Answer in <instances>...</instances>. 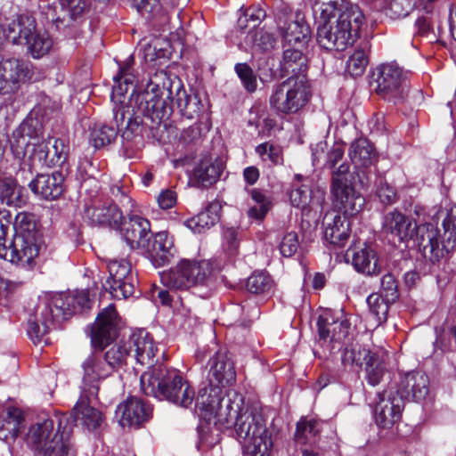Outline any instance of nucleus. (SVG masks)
Here are the masks:
<instances>
[{
  "label": "nucleus",
  "mask_w": 456,
  "mask_h": 456,
  "mask_svg": "<svg viewBox=\"0 0 456 456\" xmlns=\"http://www.w3.org/2000/svg\"><path fill=\"white\" fill-rule=\"evenodd\" d=\"M306 47L286 46L281 61V71L288 77H307V58L303 51Z\"/></svg>",
  "instance_id": "31"
},
{
  "label": "nucleus",
  "mask_w": 456,
  "mask_h": 456,
  "mask_svg": "<svg viewBox=\"0 0 456 456\" xmlns=\"http://www.w3.org/2000/svg\"><path fill=\"white\" fill-rule=\"evenodd\" d=\"M444 234L433 224L420 228L419 250L432 263L439 262L456 247V205L443 220Z\"/></svg>",
  "instance_id": "10"
},
{
  "label": "nucleus",
  "mask_w": 456,
  "mask_h": 456,
  "mask_svg": "<svg viewBox=\"0 0 456 456\" xmlns=\"http://www.w3.org/2000/svg\"><path fill=\"white\" fill-rule=\"evenodd\" d=\"M204 133L201 123H195L183 129L180 134V141L184 144L195 143L200 140Z\"/></svg>",
  "instance_id": "61"
},
{
  "label": "nucleus",
  "mask_w": 456,
  "mask_h": 456,
  "mask_svg": "<svg viewBox=\"0 0 456 456\" xmlns=\"http://www.w3.org/2000/svg\"><path fill=\"white\" fill-rule=\"evenodd\" d=\"M251 198L256 204L248 209V216L255 219L264 218L271 208V201L257 189L251 191Z\"/></svg>",
  "instance_id": "50"
},
{
  "label": "nucleus",
  "mask_w": 456,
  "mask_h": 456,
  "mask_svg": "<svg viewBox=\"0 0 456 456\" xmlns=\"http://www.w3.org/2000/svg\"><path fill=\"white\" fill-rule=\"evenodd\" d=\"M406 76L396 62L383 63L373 70L370 86L384 100L396 103L407 95Z\"/></svg>",
  "instance_id": "12"
},
{
  "label": "nucleus",
  "mask_w": 456,
  "mask_h": 456,
  "mask_svg": "<svg viewBox=\"0 0 456 456\" xmlns=\"http://www.w3.org/2000/svg\"><path fill=\"white\" fill-rule=\"evenodd\" d=\"M158 78L163 80L162 86L151 80L144 91L132 94L130 98L132 114L127 117L126 128L122 132L123 140L130 141L139 134L143 118L151 120L153 124H159L170 116L173 102L172 83L166 73L161 72L156 75L155 79Z\"/></svg>",
  "instance_id": "5"
},
{
  "label": "nucleus",
  "mask_w": 456,
  "mask_h": 456,
  "mask_svg": "<svg viewBox=\"0 0 456 456\" xmlns=\"http://www.w3.org/2000/svg\"><path fill=\"white\" fill-rule=\"evenodd\" d=\"M295 180L297 183L293 184V188L289 192V200L291 204L298 208H306L312 200V190L309 185V181L302 175H296Z\"/></svg>",
  "instance_id": "40"
},
{
  "label": "nucleus",
  "mask_w": 456,
  "mask_h": 456,
  "mask_svg": "<svg viewBox=\"0 0 456 456\" xmlns=\"http://www.w3.org/2000/svg\"><path fill=\"white\" fill-rule=\"evenodd\" d=\"M141 388L146 395L167 400L188 408L196 401L193 387L181 372L165 364L152 365L141 376Z\"/></svg>",
  "instance_id": "6"
},
{
  "label": "nucleus",
  "mask_w": 456,
  "mask_h": 456,
  "mask_svg": "<svg viewBox=\"0 0 456 456\" xmlns=\"http://www.w3.org/2000/svg\"><path fill=\"white\" fill-rule=\"evenodd\" d=\"M330 192L334 206L343 211L344 215H325L324 239L333 246L343 247L350 234V224L346 216L356 215L364 205L363 197L353 186L347 164H341L332 172Z\"/></svg>",
  "instance_id": "3"
},
{
  "label": "nucleus",
  "mask_w": 456,
  "mask_h": 456,
  "mask_svg": "<svg viewBox=\"0 0 456 456\" xmlns=\"http://www.w3.org/2000/svg\"><path fill=\"white\" fill-rule=\"evenodd\" d=\"M0 440L8 443L14 440L23 428L24 415L20 409L14 406H4L0 403Z\"/></svg>",
  "instance_id": "32"
},
{
  "label": "nucleus",
  "mask_w": 456,
  "mask_h": 456,
  "mask_svg": "<svg viewBox=\"0 0 456 456\" xmlns=\"http://www.w3.org/2000/svg\"><path fill=\"white\" fill-rule=\"evenodd\" d=\"M118 334V316L114 305L110 304L97 315L91 327L92 345L102 352L104 361L115 371L126 365L131 355L127 341L113 342Z\"/></svg>",
  "instance_id": "7"
},
{
  "label": "nucleus",
  "mask_w": 456,
  "mask_h": 456,
  "mask_svg": "<svg viewBox=\"0 0 456 456\" xmlns=\"http://www.w3.org/2000/svg\"><path fill=\"white\" fill-rule=\"evenodd\" d=\"M176 96V102L178 108L188 118H192L195 113H198L200 111V102L197 100L196 97L187 95L184 90H177Z\"/></svg>",
  "instance_id": "53"
},
{
  "label": "nucleus",
  "mask_w": 456,
  "mask_h": 456,
  "mask_svg": "<svg viewBox=\"0 0 456 456\" xmlns=\"http://www.w3.org/2000/svg\"><path fill=\"white\" fill-rule=\"evenodd\" d=\"M161 282L172 289H191L200 297L210 295L215 283L213 265L206 259H182L161 273Z\"/></svg>",
  "instance_id": "8"
},
{
  "label": "nucleus",
  "mask_w": 456,
  "mask_h": 456,
  "mask_svg": "<svg viewBox=\"0 0 456 456\" xmlns=\"http://www.w3.org/2000/svg\"><path fill=\"white\" fill-rule=\"evenodd\" d=\"M131 106L126 105H116L113 108V120L115 122V128L117 132L120 129V126L127 120L126 115H131L129 109Z\"/></svg>",
  "instance_id": "64"
},
{
  "label": "nucleus",
  "mask_w": 456,
  "mask_h": 456,
  "mask_svg": "<svg viewBox=\"0 0 456 456\" xmlns=\"http://www.w3.org/2000/svg\"><path fill=\"white\" fill-rule=\"evenodd\" d=\"M51 139L43 140L38 148H33L30 153V159L23 163L19 173L23 174L28 171L32 174L33 168L37 163L46 167H61L69 157V147L64 140L54 138L51 146Z\"/></svg>",
  "instance_id": "17"
},
{
  "label": "nucleus",
  "mask_w": 456,
  "mask_h": 456,
  "mask_svg": "<svg viewBox=\"0 0 456 456\" xmlns=\"http://www.w3.org/2000/svg\"><path fill=\"white\" fill-rule=\"evenodd\" d=\"M84 219L91 225H109L119 228L123 215L112 200H96L85 209Z\"/></svg>",
  "instance_id": "22"
},
{
  "label": "nucleus",
  "mask_w": 456,
  "mask_h": 456,
  "mask_svg": "<svg viewBox=\"0 0 456 456\" xmlns=\"http://www.w3.org/2000/svg\"><path fill=\"white\" fill-rule=\"evenodd\" d=\"M256 152L264 160H269L273 165H280L282 163L281 149L270 142H264L256 147Z\"/></svg>",
  "instance_id": "51"
},
{
  "label": "nucleus",
  "mask_w": 456,
  "mask_h": 456,
  "mask_svg": "<svg viewBox=\"0 0 456 456\" xmlns=\"http://www.w3.org/2000/svg\"><path fill=\"white\" fill-rule=\"evenodd\" d=\"M394 302L387 300L379 293H373L367 297L370 314L374 317L378 326L387 321L389 304Z\"/></svg>",
  "instance_id": "43"
},
{
  "label": "nucleus",
  "mask_w": 456,
  "mask_h": 456,
  "mask_svg": "<svg viewBox=\"0 0 456 456\" xmlns=\"http://www.w3.org/2000/svg\"><path fill=\"white\" fill-rule=\"evenodd\" d=\"M317 42L328 51H344L359 36L364 15L360 8L350 2L337 0L321 3L318 9Z\"/></svg>",
  "instance_id": "2"
},
{
  "label": "nucleus",
  "mask_w": 456,
  "mask_h": 456,
  "mask_svg": "<svg viewBox=\"0 0 456 456\" xmlns=\"http://www.w3.org/2000/svg\"><path fill=\"white\" fill-rule=\"evenodd\" d=\"M68 305H71L72 312L75 313L77 310H83L86 308H89V297L88 293L86 291H79L77 292L72 297H67Z\"/></svg>",
  "instance_id": "63"
},
{
  "label": "nucleus",
  "mask_w": 456,
  "mask_h": 456,
  "mask_svg": "<svg viewBox=\"0 0 456 456\" xmlns=\"http://www.w3.org/2000/svg\"><path fill=\"white\" fill-rule=\"evenodd\" d=\"M45 128L42 119L28 115L12 132L11 150L21 167L30 159L33 148H38L44 139Z\"/></svg>",
  "instance_id": "15"
},
{
  "label": "nucleus",
  "mask_w": 456,
  "mask_h": 456,
  "mask_svg": "<svg viewBox=\"0 0 456 456\" xmlns=\"http://www.w3.org/2000/svg\"><path fill=\"white\" fill-rule=\"evenodd\" d=\"M311 97L307 77H288L273 88L269 99L270 106L278 115H290L299 112Z\"/></svg>",
  "instance_id": "11"
},
{
  "label": "nucleus",
  "mask_w": 456,
  "mask_h": 456,
  "mask_svg": "<svg viewBox=\"0 0 456 456\" xmlns=\"http://www.w3.org/2000/svg\"><path fill=\"white\" fill-rule=\"evenodd\" d=\"M0 201L7 206L20 208L26 203L23 189L15 180L5 178L0 181Z\"/></svg>",
  "instance_id": "38"
},
{
  "label": "nucleus",
  "mask_w": 456,
  "mask_h": 456,
  "mask_svg": "<svg viewBox=\"0 0 456 456\" xmlns=\"http://www.w3.org/2000/svg\"><path fill=\"white\" fill-rule=\"evenodd\" d=\"M117 134L114 126L96 124L91 131L90 140L95 148H102L114 142Z\"/></svg>",
  "instance_id": "46"
},
{
  "label": "nucleus",
  "mask_w": 456,
  "mask_h": 456,
  "mask_svg": "<svg viewBox=\"0 0 456 456\" xmlns=\"http://www.w3.org/2000/svg\"><path fill=\"white\" fill-rule=\"evenodd\" d=\"M221 205L217 201L209 203L197 216L188 219L185 225L193 232L201 233L210 229L219 221Z\"/></svg>",
  "instance_id": "35"
},
{
  "label": "nucleus",
  "mask_w": 456,
  "mask_h": 456,
  "mask_svg": "<svg viewBox=\"0 0 456 456\" xmlns=\"http://www.w3.org/2000/svg\"><path fill=\"white\" fill-rule=\"evenodd\" d=\"M152 18V25L157 28L159 31H167L169 29L170 16L167 11L162 10L160 4L159 8L153 12H150Z\"/></svg>",
  "instance_id": "62"
},
{
  "label": "nucleus",
  "mask_w": 456,
  "mask_h": 456,
  "mask_svg": "<svg viewBox=\"0 0 456 456\" xmlns=\"http://www.w3.org/2000/svg\"><path fill=\"white\" fill-rule=\"evenodd\" d=\"M45 305H51L53 310V322L65 320L73 314L71 305H68L67 297L64 299L61 295L54 297L51 302L45 304Z\"/></svg>",
  "instance_id": "52"
},
{
  "label": "nucleus",
  "mask_w": 456,
  "mask_h": 456,
  "mask_svg": "<svg viewBox=\"0 0 456 456\" xmlns=\"http://www.w3.org/2000/svg\"><path fill=\"white\" fill-rule=\"evenodd\" d=\"M319 340L341 342L348 335L350 325L346 320H335L330 312L321 314L317 322Z\"/></svg>",
  "instance_id": "30"
},
{
  "label": "nucleus",
  "mask_w": 456,
  "mask_h": 456,
  "mask_svg": "<svg viewBox=\"0 0 456 456\" xmlns=\"http://www.w3.org/2000/svg\"><path fill=\"white\" fill-rule=\"evenodd\" d=\"M372 353L373 351L365 347H361L360 346L345 348L341 356V361L345 366H361L367 362Z\"/></svg>",
  "instance_id": "49"
},
{
  "label": "nucleus",
  "mask_w": 456,
  "mask_h": 456,
  "mask_svg": "<svg viewBox=\"0 0 456 456\" xmlns=\"http://www.w3.org/2000/svg\"><path fill=\"white\" fill-rule=\"evenodd\" d=\"M134 76L129 65H126L119 69V72L114 77L115 85L112 87L111 99L121 103L120 97L127 92L128 86L134 83Z\"/></svg>",
  "instance_id": "44"
},
{
  "label": "nucleus",
  "mask_w": 456,
  "mask_h": 456,
  "mask_svg": "<svg viewBox=\"0 0 456 456\" xmlns=\"http://www.w3.org/2000/svg\"><path fill=\"white\" fill-rule=\"evenodd\" d=\"M223 165L221 161H212L210 159H202L195 169L196 178L204 185L216 183L221 175Z\"/></svg>",
  "instance_id": "41"
},
{
  "label": "nucleus",
  "mask_w": 456,
  "mask_h": 456,
  "mask_svg": "<svg viewBox=\"0 0 456 456\" xmlns=\"http://www.w3.org/2000/svg\"><path fill=\"white\" fill-rule=\"evenodd\" d=\"M94 401L96 400L91 395H85L81 392L80 397L72 410L75 420L80 421L88 430L98 429L104 421L102 411L92 405Z\"/></svg>",
  "instance_id": "28"
},
{
  "label": "nucleus",
  "mask_w": 456,
  "mask_h": 456,
  "mask_svg": "<svg viewBox=\"0 0 456 456\" xmlns=\"http://www.w3.org/2000/svg\"><path fill=\"white\" fill-rule=\"evenodd\" d=\"M234 69L246 90L254 92L256 89L257 81L252 69L246 63H238Z\"/></svg>",
  "instance_id": "55"
},
{
  "label": "nucleus",
  "mask_w": 456,
  "mask_h": 456,
  "mask_svg": "<svg viewBox=\"0 0 456 456\" xmlns=\"http://www.w3.org/2000/svg\"><path fill=\"white\" fill-rule=\"evenodd\" d=\"M66 417L45 419L33 424L27 434L28 445L39 456H75L69 444V431L63 428Z\"/></svg>",
  "instance_id": "9"
},
{
  "label": "nucleus",
  "mask_w": 456,
  "mask_h": 456,
  "mask_svg": "<svg viewBox=\"0 0 456 456\" xmlns=\"http://www.w3.org/2000/svg\"><path fill=\"white\" fill-rule=\"evenodd\" d=\"M388 301H396L399 297L398 282L394 274L387 273L381 278L380 294Z\"/></svg>",
  "instance_id": "54"
},
{
  "label": "nucleus",
  "mask_w": 456,
  "mask_h": 456,
  "mask_svg": "<svg viewBox=\"0 0 456 456\" xmlns=\"http://www.w3.org/2000/svg\"><path fill=\"white\" fill-rule=\"evenodd\" d=\"M248 37H250L253 45L261 50L267 51L272 49L275 44V39L268 32L260 30L253 33H248Z\"/></svg>",
  "instance_id": "60"
},
{
  "label": "nucleus",
  "mask_w": 456,
  "mask_h": 456,
  "mask_svg": "<svg viewBox=\"0 0 456 456\" xmlns=\"http://www.w3.org/2000/svg\"><path fill=\"white\" fill-rule=\"evenodd\" d=\"M130 352H134L136 362L142 365L151 364L157 352V346L151 334L145 330H138L127 340Z\"/></svg>",
  "instance_id": "29"
},
{
  "label": "nucleus",
  "mask_w": 456,
  "mask_h": 456,
  "mask_svg": "<svg viewBox=\"0 0 456 456\" xmlns=\"http://www.w3.org/2000/svg\"><path fill=\"white\" fill-rule=\"evenodd\" d=\"M423 226L424 224L417 226L415 221L396 210L387 213L383 222L384 231L396 236L401 241L411 239L416 232L419 241V230Z\"/></svg>",
  "instance_id": "25"
},
{
  "label": "nucleus",
  "mask_w": 456,
  "mask_h": 456,
  "mask_svg": "<svg viewBox=\"0 0 456 456\" xmlns=\"http://www.w3.org/2000/svg\"><path fill=\"white\" fill-rule=\"evenodd\" d=\"M265 12L256 5L248 7L238 19V27L242 30L251 33L265 19Z\"/></svg>",
  "instance_id": "45"
},
{
  "label": "nucleus",
  "mask_w": 456,
  "mask_h": 456,
  "mask_svg": "<svg viewBox=\"0 0 456 456\" xmlns=\"http://www.w3.org/2000/svg\"><path fill=\"white\" fill-rule=\"evenodd\" d=\"M348 154L356 167H362L370 166L375 157L372 145L365 138H360L353 142Z\"/></svg>",
  "instance_id": "39"
},
{
  "label": "nucleus",
  "mask_w": 456,
  "mask_h": 456,
  "mask_svg": "<svg viewBox=\"0 0 456 456\" xmlns=\"http://www.w3.org/2000/svg\"><path fill=\"white\" fill-rule=\"evenodd\" d=\"M376 183V194L379 197L380 202L384 205L393 204L397 199V193L395 190L390 186L382 177H378Z\"/></svg>",
  "instance_id": "56"
},
{
  "label": "nucleus",
  "mask_w": 456,
  "mask_h": 456,
  "mask_svg": "<svg viewBox=\"0 0 456 456\" xmlns=\"http://www.w3.org/2000/svg\"><path fill=\"white\" fill-rule=\"evenodd\" d=\"M45 248L36 224L19 214L15 224L0 216V257L26 269H33Z\"/></svg>",
  "instance_id": "4"
},
{
  "label": "nucleus",
  "mask_w": 456,
  "mask_h": 456,
  "mask_svg": "<svg viewBox=\"0 0 456 456\" xmlns=\"http://www.w3.org/2000/svg\"><path fill=\"white\" fill-rule=\"evenodd\" d=\"M299 246L298 236L295 232L284 234L279 244L281 254L284 257H290L296 254Z\"/></svg>",
  "instance_id": "57"
},
{
  "label": "nucleus",
  "mask_w": 456,
  "mask_h": 456,
  "mask_svg": "<svg viewBox=\"0 0 456 456\" xmlns=\"http://www.w3.org/2000/svg\"><path fill=\"white\" fill-rule=\"evenodd\" d=\"M151 256V263L155 267L168 265L175 255L173 238L167 232H157L149 247L145 248Z\"/></svg>",
  "instance_id": "33"
},
{
  "label": "nucleus",
  "mask_w": 456,
  "mask_h": 456,
  "mask_svg": "<svg viewBox=\"0 0 456 456\" xmlns=\"http://www.w3.org/2000/svg\"><path fill=\"white\" fill-rule=\"evenodd\" d=\"M31 62L20 59H7L0 62V94L17 93L21 85L37 79Z\"/></svg>",
  "instance_id": "18"
},
{
  "label": "nucleus",
  "mask_w": 456,
  "mask_h": 456,
  "mask_svg": "<svg viewBox=\"0 0 456 456\" xmlns=\"http://www.w3.org/2000/svg\"><path fill=\"white\" fill-rule=\"evenodd\" d=\"M120 232L130 248H144L149 247L151 239L150 221L141 216H129L128 220L120 224Z\"/></svg>",
  "instance_id": "23"
},
{
  "label": "nucleus",
  "mask_w": 456,
  "mask_h": 456,
  "mask_svg": "<svg viewBox=\"0 0 456 456\" xmlns=\"http://www.w3.org/2000/svg\"><path fill=\"white\" fill-rule=\"evenodd\" d=\"M210 383L201 388L196 397V411L207 421L216 419L219 429L232 427L239 439H243L244 456H270L273 441L265 420L256 409H244V397L220 386L232 385L236 380L233 361L225 351H217L208 362Z\"/></svg>",
  "instance_id": "1"
},
{
  "label": "nucleus",
  "mask_w": 456,
  "mask_h": 456,
  "mask_svg": "<svg viewBox=\"0 0 456 456\" xmlns=\"http://www.w3.org/2000/svg\"><path fill=\"white\" fill-rule=\"evenodd\" d=\"M428 377L422 371H410L405 373L396 387H393L396 395L403 401L412 399L414 401L424 400L429 392Z\"/></svg>",
  "instance_id": "24"
},
{
  "label": "nucleus",
  "mask_w": 456,
  "mask_h": 456,
  "mask_svg": "<svg viewBox=\"0 0 456 456\" xmlns=\"http://www.w3.org/2000/svg\"><path fill=\"white\" fill-rule=\"evenodd\" d=\"M387 354L382 350H375L365 363V378L372 387L379 385L387 373Z\"/></svg>",
  "instance_id": "37"
},
{
  "label": "nucleus",
  "mask_w": 456,
  "mask_h": 456,
  "mask_svg": "<svg viewBox=\"0 0 456 456\" xmlns=\"http://www.w3.org/2000/svg\"><path fill=\"white\" fill-rule=\"evenodd\" d=\"M28 187L37 195L46 200L60 198L64 191V176L60 172L37 175Z\"/></svg>",
  "instance_id": "26"
},
{
  "label": "nucleus",
  "mask_w": 456,
  "mask_h": 456,
  "mask_svg": "<svg viewBox=\"0 0 456 456\" xmlns=\"http://www.w3.org/2000/svg\"><path fill=\"white\" fill-rule=\"evenodd\" d=\"M83 377L81 392L91 395L95 400L100 399V392L108 394L104 382L113 376L114 370L104 361L102 352H94L82 362Z\"/></svg>",
  "instance_id": "16"
},
{
  "label": "nucleus",
  "mask_w": 456,
  "mask_h": 456,
  "mask_svg": "<svg viewBox=\"0 0 456 456\" xmlns=\"http://www.w3.org/2000/svg\"><path fill=\"white\" fill-rule=\"evenodd\" d=\"M320 422L315 419H302L297 424L295 438L298 444L315 443L320 431Z\"/></svg>",
  "instance_id": "47"
},
{
  "label": "nucleus",
  "mask_w": 456,
  "mask_h": 456,
  "mask_svg": "<svg viewBox=\"0 0 456 456\" xmlns=\"http://www.w3.org/2000/svg\"><path fill=\"white\" fill-rule=\"evenodd\" d=\"M369 45L364 42L358 45L346 62V70L352 77H360L365 71L369 60L366 53Z\"/></svg>",
  "instance_id": "42"
},
{
  "label": "nucleus",
  "mask_w": 456,
  "mask_h": 456,
  "mask_svg": "<svg viewBox=\"0 0 456 456\" xmlns=\"http://www.w3.org/2000/svg\"><path fill=\"white\" fill-rule=\"evenodd\" d=\"M53 310L51 305H45L35 316L28 322L27 333L34 344L47 343L45 336L49 330V325L53 323Z\"/></svg>",
  "instance_id": "34"
},
{
  "label": "nucleus",
  "mask_w": 456,
  "mask_h": 456,
  "mask_svg": "<svg viewBox=\"0 0 456 456\" xmlns=\"http://www.w3.org/2000/svg\"><path fill=\"white\" fill-rule=\"evenodd\" d=\"M117 411L121 413L119 422L123 427L138 428L143 422L149 420L152 409L142 399L131 397L119 404Z\"/></svg>",
  "instance_id": "27"
},
{
  "label": "nucleus",
  "mask_w": 456,
  "mask_h": 456,
  "mask_svg": "<svg viewBox=\"0 0 456 456\" xmlns=\"http://www.w3.org/2000/svg\"><path fill=\"white\" fill-rule=\"evenodd\" d=\"M379 400L374 410L376 424L382 428H390L402 418L404 402L393 387L378 395Z\"/></svg>",
  "instance_id": "20"
},
{
  "label": "nucleus",
  "mask_w": 456,
  "mask_h": 456,
  "mask_svg": "<svg viewBox=\"0 0 456 456\" xmlns=\"http://www.w3.org/2000/svg\"><path fill=\"white\" fill-rule=\"evenodd\" d=\"M86 8L84 0H59V5H48L44 11L47 21L57 29L69 27Z\"/></svg>",
  "instance_id": "21"
},
{
  "label": "nucleus",
  "mask_w": 456,
  "mask_h": 456,
  "mask_svg": "<svg viewBox=\"0 0 456 456\" xmlns=\"http://www.w3.org/2000/svg\"><path fill=\"white\" fill-rule=\"evenodd\" d=\"M349 252H352V265L358 273L366 275H373L378 273L376 254L370 247L364 245L361 248H350Z\"/></svg>",
  "instance_id": "36"
},
{
  "label": "nucleus",
  "mask_w": 456,
  "mask_h": 456,
  "mask_svg": "<svg viewBox=\"0 0 456 456\" xmlns=\"http://www.w3.org/2000/svg\"><path fill=\"white\" fill-rule=\"evenodd\" d=\"M247 290L252 294H268L273 290V281L272 278L263 273H254L248 278Z\"/></svg>",
  "instance_id": "48"
},
{
  "label": "nucleus",
  "mask_w": 456,
  "mask_h": 456,
  "mask_svg": "<svg viewBox=\"0 0 456 456\" xmlns=\"http://www.w3.org/2000/svg\"><path fill=\"white\" fill-rule=\"evenodd\" d=\"M12 43L25 45L34 59L47 54L53 46V40L45 32H37L35 20L28 16H21L9 23Z\"/></svg>",
  "instance_id": "14"
},
{
  "label": "nucleus",
  "mask_w": 456,
  "mask_h": 456,
  "mask_svg": "<svg viewBox=\"0 0 456 456\" xmlns=\"http://www.w3.org/2000/svg\"><path fill=\"white\" fill-rule=\"evenodd\" d=\"M411 0H392L388 7V14L393 19L404 18L412 11Z\"/></svg>",
  "instance_id": "59"
},
{
  "label": "nucleus",
  "mask_w": 456,
  "mask_h": 456,
  "mask_svg": "<svg viewBox=\"0 0 456 456\" xmlns=\"http://www.w3.org/2000/svg\"><path fill=\"white\" fill-rule=\"evenodd\" d=\"M274 20L284 47H307L311 29L300 12H293L289 5L282 4L276 8Z\"/></svg>",
  "instance_id": "13"
},
{
  "label": "nucleus",
  "mask_w": 456,
  "mask_h": 456,
  "mask_svg": "<svg viewBox=\"0 0 456 456\" xmlns=\"http://www.w3.org/2000/svg\"><path fill=\"white\" fill-rule=\"evenodd\" d=\"M240 245L239 232L234 228H226L223 232V248L229 256L238 253Z\"/></svg>",
  "instance_id": "58"
},
{
  "label": "nucleus",
  "mask_w": 456,
  "mask_h": 456,
  "mask_svg": "<svg viewBox=\"0 0 456 456\" xmlns=\"http://www.w3.org/2000/svg\"><path fill=\"white\" fill-rule=\"evenodd\" d=\"M110 277L104 288L110 290L114 298L125 299L134 293L135 279L131 272V265L125 259H112L107 263Z\"/></svg>",
  "instance_id": "19"
}]
</instances>
